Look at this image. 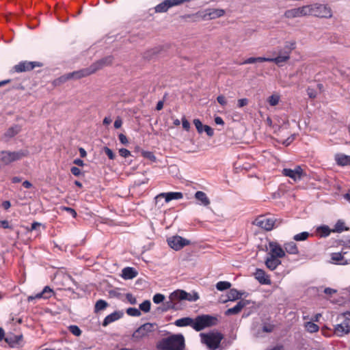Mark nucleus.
<instances>
[{
  "label": "nucleus",
  "instance_id": "obj_13",
  "mask_svg": "<svg viewBox=\"0 0 350 350\" xmlns=\"http://www.w3.org/2000/svg\"><path fill=\"white\" fill-rule=\"evenodd\" d=\"M282 173L284 176L292 178L295 182L301 179L304 171L300 166H296L295 169H284Z\"/></svg>",
  "mask_w": 350,
  "mask_h": 350
},
{
  "label": "nucleus",
  "instance_id": "obj_14",
  "mask_svg": "<svg viewBox=\"0 0 350 350\" xmlns=\"http://www.w3.org/2000/svg\"><path fill=\"white\" fill-rule=\"evenodd\" d=\"M186 0H165L155 7L156 12H165L169 8L183 3Z\"/></svg>",
  "mask_w": 350,
  "mask_h": 350
},
{
  "label": "nucleus",
  "instance_id": "obj_49",
  "mask_svg": "<svg viewBox=\"0 0 350 350\" xmlns=\"http://www.w3.org/2000/svg\"><path fill=\"white\" fill-rule=\"evenodd\" d=\"M70 79V75H69V73H67L64 75H62L59 78H58L57 79V81H58L59 83H64Z\"/></svg>",
  "mask_w": 350,
  "mask_h": 350
},
{
  "label": "nucleus",
  "instance_id": "obj_10",
  "mask_svg": "<svg viewBox=\"0 0 350 350\" xmlns=\"http://www.w3.org/2000/svg\"><path fill=\"white\" fill-rule=\"evenodd\" d=\"M284 16L288 19L304 17L309 16L308 5H304L285 11Z\"/></svg>",
  "mask_w": 350,
  "mask_h": 350
},
{
  "label": "nucleus",
  "instance_id": "obj_53",
  "mask_svg": "<svg viewBox=\"0 0 350 350\" xmlns=\"http://www.w3.org/2000/svg\"><path fill=\"white\" fill-rule=\"evenodd\" d=\"M217 100L222 106H225L227 103L226 99L223 95L218 96Z\"/></svg>",
  "mask_w": 350,
  "mask_h": 350
},
{
  "label": "nucleus",
  "instance_id": "obj_29",
  "mask_svg": "<svg viewBox=\"0 0 350 350\" xmlns=\"http://www.w3.org/2000/svg\"><path fill=\"white\" fill-rule=\"evenodd\" d=\"M174 324L178 327H185L190 325L193 328L194 320L190 317H185L177 319Z\"/></svg>",
  "mask_w": 350,
  "mask_h": 350
},
{
  "label": "nucleus",
  "instance_id": "obj_1",
  "mask_svg": "<svg viewBox=\"0 0 350 350\" xmlns=\"http://www.w3.org/2000/svg\"><path fill=\"white\" fill-rule=\"evenodd\" d=\"M199 299L198 293H194L190 294L183 290H176L170 293L169 296V301L165 303V310L174 308L176 304L182 300H187L189 301H196Z\"/></svg>",
  "mask_w": 350,
  "mask_h": 350
},
{
  "label": "nucleus",
  "instance_id": "obj_27",
  "mask_svg": "<svg viewBox=\"0 0 350 350\" xmlns=\"http://www.w3.org/2000/svg\"><path fill=\"white\" fill-rule=\"evenodd\" d=\"M243 294V293L237 291V289L232 288L227 294V299L222 300V302L226 303L228 301H235L240 299Z\"/></svg>",
  "mask_w": 350,
  "mask_h": 350
},
{
  "label": "nucleus",
  "instance_id": "obj_44",
  "mask_svg": "<svg viewBox=\"0 0 350 350\" xmlns=\"http://www.w3.org/2000/svg\"><path fill=\"white\" fill-rule=\"evenodd\" d=\"M41 293L44 296V299H47L51 297L53 291L50 287L45 286Z\"/></svg>",
  "mask_w": 350,
  "mask_h": 350
},
{
  "label": "nucleus",
  "instance_id": "obj_58",
  "mask_svg": "<svg viewBox=\"0 0 350 350\" xmlns=\"http://www.w3.org/2000/svg\"><path fill=\"white\" fill-rule=\"evenodd\" d=\"M248 103V100L247 98H241L238 100V107H243L247 105Z\"/></svg>",
  "mask_w": 350,
  "mask_h": 350
},
{
  "label": "nucleus",
  "instance_id": "obj_54",
  "mask_svg": "<svg viewBox=\"0 0 350 350\" xmlns=\"http://www.w3.org/2000/svg\"><path fill=\"white\" fill-rule=\"evenodd\" d=\"M182 125H183V129H185L186 131H188L189 130V129H190V123L185 118H183L182 119Z\"/></svg>",
  "mask_w": 350,
  "mask_h": 350
},
{
  "label": "nucleus",
  "instance_id": "obj_52",
  "mask_svg": "<svg viewBox=\"0 0 350 350\" xmlns=\"http://www.w3.org/2000/svg\"><path fill=\"white\" fill-rule=\"evenodd\" d=\"M126 297L131 304H135L137 303V299L133 295L128 293L126 294Z\"/></svg>",
  "mask_w": 350,
  "mask_h": 350
},
{
  "label": "nucleus",
  "instance_id": "obj_36",
  "mask_svg": "<svg viewBox=\"0 0 350 350\" xmlns=\"http://www.w3.org/2000/svg\"><path fill=\"white\" fill-rule=\"evenodd\" d=\"M108 304L105 300L99 299L95 304V312L103 310L106 308Z\"/></svg>",
  "mask_w": 350,
  "mask_h": 350
},
{
  "label": "nucleus",
  "instance_id": "obj_46",
  "mask_svg": "<svg viewBox=\"0 0 350 350\" xmlns=\"http://www.w3.org/2000/svg\"><path fill=\"white\" fill-rule=\"evenodd\" d=\"M103 150L109 159L113 160L115 159L116 155L110 148H109L108 147H104Z\"/></svg>",
  "mask_w": 350,
  "mask_h": 350
},
{
  "label": "nucleus",
  "instance_id": "obj_48",
  "mask_svg": "<svg viewBox=\"0 0 350 350\" xmlns=\"http://www.w3.org/2000/svg\"><path fill=\"white\" fill-rule=\"evenodd\" d=\"M143 156L147 159H149L151 161H154L156 160L155 156L151 152H148V151L144 152Z\"/></svg>",
  "mask_w": 350,
  "mask_h": 350
},
{
  "label": "nucleus",
  "instance_id": "obj_43",
  "mask_svg": "<svg viewBox=\"0 0 350 350\" xmlns=\"http://www.w3.org/2000/svg\"><path fill=\"white\" fill-rule=\"evenodd\" d=\"M165 299V296L161 293H157L153 296L152 300L154 304H159L163 302Z\"/></svg>",
  "mask_w": 350,
  "mask_h": 350
},
{
  "label": "nucleus",
  "instance_id": "obj_16",
  "mask_svg": "<svg viewBox=\"0 0 350 350\" xmlns=\"http://www.w3.org/2000/svg\"><path fill=\"white\" fill-rule=\"evenodd\" d=\"M94 69H92L91 66H90L86 68L70 72V79H79L88 77L94 73Z\"/></svg>",
  "mask_w": 350,
  "mask_h": 350
},
{
  "label": "nucleus",
  "instance_id": "obj_7",
  "mask_svg": "<svg viewBox=\"0 0 350 350\" xmlns=\"http://www.w3.org/2000/svg\"><path fill=\"white\" fill-rule=\"evenodd\" d=\"M217 323L218 319L216 317L208 314L200 315L194 319L193 329L199 332L206 327L215 325Z\"/></svg>",
  "mask_w": 350,
  "mask_h": 350
},
{
  "label": "nucleus",
  "instance_id": "obj_8",
  "mask_svg": "<svg viewBox=\"0 0 350 350\" xmlns=\"http://www.w3.org/2000/svg\"><path fill=\"white\" fill-rule=\"evenodd\" d=\"M27 153L26 151L23 150L14 152L3 150L0 152V162L5 165H9L14 161L22 159L27 155Z\"/></svg>",
  "mask_w": 350,
  "mask_h": 350
},
{
  "label": "nucleus",
  "instance_id": "obj_12",
  "mask_svg": "<svg viewBox=\"0 0 350 350\" xmlns=\"http://www.w3.org/2000/svg\"><path fill=\"white\" fill-rule=\"evenodd\" d=\"M275 221L272 218L260 215L253 221V224L266 230H271L275 226Z\"/></svg>",
  "mask_w": 350,
  "mask_h": 350
},
{
  "label": "nucleus",
  "instance_id": "obj_26",
  "mask_svg": "<svg viewBox=\"0 0 350 350\" xmlns=\"http://www.w3.org/2000/svg\"><path fill=\"white\" fill-rule=\"evenodd\" d=\"M137 275V271L133 267H126L122 271L121 276L125 280H131Z\"/></svg>",
  "mask_w": 350,
  "mask_h": 350
},
{
  "label": "nucleus",
  "instance_id": "obj_41",
  "mask_svg": "<svg viewBox=\"0 0 350 350\" xmlns=\"http://www.w3.org/2000/svg\"><path fill=\"white\" fill-rule=\"evenodd\" d=\"M68 329L73 335L76 336H79L81 334V330L77 325H70L68 327Z\"/></svg>",
  "mask_w": 350,
  "mask_h": 350
},
{
  "label": "nucleus",
  "instance_id": "obj_23",
  "mask_svg": "<svg viewBox=\"0 0 350 350\" xmlns=\"http://www.w3.org/2000/svg\"><path fill=\"white\" fill-rule=\"evenodd\" d=\"M36 62H20L17 65L14 66V69L17 72H22L27 70H32L35 67Z\"/></svg>",
  "mask_w": 350,
  "mask_h": 350
},
{
  "label": "nucleus",
  "instance_id": "obj_5",
  "mask_svg": "<svg viewBox=\"0 0 350 350\" xmlns=\"http://www.w3.org/2000/svg\"><path fill=\"white\" fill-rule=\"evenodd\" d=\"M308 5L309 9V16L325 18H330L333 16L332 10L327 4L317 3Z\"/></svg>",
  "mask_w": 350,
  "mask_h": 350
},
{
  "label": "nucleus",
  "instance_id": "obj_57",
  "mask_svg": "<svg viewBox=\"0 0 350 350\" xmlns=\"http://www.w3.org/2000/svg\"><path fill=\"white\" fill-rule=\"evenodd\" d=\"M70 171L72 174L76 176H79L81 173V170L77 167H72Z\"/></svg>",
  "mask_w": 350,
  "mask_h": 350
},
{
  "label": "nucleus",
  "instance_id": "obj_30",
  "mask_svg": "<svg viewBox=\"0 0 350 350\" xmlns=\"http://www.w3.org/2000/svg\"><path fill=\"white\" fill-rule=\"evenodd\" d=\"M281 96L278 93H273L267 98V103L271 107H275L280 103Z\"/></svg>",
  "mask_w": 350,
  "mask_h": 350
},
{
  "label": "nucleus",
  "instance_id": "obj_37",
  "mask_svg": "<svg viewBox=\"0 0 350 350\" xmlns=\"http://www.w3.org/2000/svg\"><path fill=\"white\" fill-rule=\"evenodd\" d=\"M309 233L308 232H302L294 236L293 239L296 241H303L308 239Z\"/></svg>",
  "mask_w": 350,
  "mask_h": 350
},
{
  "label": "nucleus",
  "instance_id": "obj_34",
  "mask_svg": "<svg viewBox=\"0 0 350 350\" xmlns=\"http://www.w3.org/2000/svg\"><path fill=\"white\" fill-rule=\"evenodd\" d=\"M230 287L231 284L227 281H220L216 284V288L220 291L229 289Z\"/></svg>",
  "mask_w": 350,
  "mask_h": 350
},
{
  "label": "nucleus",
  "instance_id": "obj_9",
  "mask_svg": "<svg viewBox=\"0 0 350 350\" xmlns=\"http://www.w3.org/2000/svg\"><path fill=\"white\" fill-rule=\"evenodd\" d=\"M157 328V325L154 323H147L141 325L133 334V338L135 340H139L146 336H148L150 333L153 332Z\"/></svg>",
  "mask_w": 350,
  "mask_h": 350
},
{
  "label": "nucleus",
  "instance_id": "obj_45",
  "mask_svg": "<svg viewBox=\"0 0 350 350\" xmlns=\"http://www.w3.org/2000/svg\"><path fill=\"white\" fill-rule=\"evenodd\" d=\"M274 325L270 323H264L262 325V330L265 332L270 333L273 332Z\"/></svg>",
  "mask_w": 350,
  "mask_h": 350
},
{
  "label": "nucleus",
  "instance_id": "obj_18",
  "mask_svg": "<svg viewBox=\"0 0 350 350\" xmlns=\"http://www.w3.org/2000/svg\"><path fill=\"white\" fill-rule=\"evenodd\" d=\"M254 275L261 284H271V283L269 276L261 269H256Z\"/></svg>",
  "mask_w": 350,
  "mask_h": 350
},
{
  "label": "nucleus",
  "instance_id": "obj_4",
  "mask_svg": "<svg viewBox=\"0 0 350 350\" xmlns=\"http://www.w3.org/2000/svg\"><path fill=\"white\" fill-rule=\"evenodd\" d=\"M295 42L286 44L284 49H280L278 55L275 57H266L265 62H274L278 66H282L290 59V55L295 49Z\"/></svg>",
  "mask_w": 350,
  "mask_h": 350
},
{
  "label": "nucleus",
  "instance_id": "obj_51",
  "mask_svg": "<svg viewBox=\"0 0 350 350\" xmlns=\"http://www.w3.org/2000/svg\"><path fill=\"white\" fill-rule=\"evenodd\" d=\"M41 298H44V296L42 295V293L40 292L39 293L36 294L35 295L29 296L27 297V301H31L36 299H41Z\"/></svg>",
  "mask_w": 350,
  "mask_h": 350
},
{
  "label": "nucleus",
  "instance_id": "obj_33",
  "mask_svg": "<svg viewBox=\"0 0 350 350\" xmlns=\"http://www.w3.org/2000/svg\"><path fill=\"white\" fill-rule=\"evenodd\" d=\"M285 250L292 254H296L298 253V249L296 244L294 242H289L284 244Z\"/></svg>",
  "mask_w": 350,
  "mask_h": 350
},
{
  "label": "nucleus",
  "instance_id": "obj_2",
  "mask_svg": "<svg viewBox=\"0 0 350 350\" xmlns=\"http://www.w3.org/2000/svg\"><path fill=\"white\" fill-rule=\"evenodd\" d=\"M158 347L162 350H184L185 338L182 334H174L163 338Z\"/></svg>",
  "mask_w": 350,
  "mask_h": 350
},
{
  "label": "nucleus",
  "instance_id": "obj_56",
  "mask_svg": "<svg viewBox=\"0 0 350 350\" xmlns=\"http://www.w3.org/2000/svg\"><path fill=\"white\" fill-rule=\"evenodd\" d=\"M307 93L308 96L311 98H314L317 97V92L312 88H308Z\"/></svg>",
  "mask_w": 350,
  "mask_h": 350
},
{
  "label": "nucleus",
  "instance_id": "obj_62",
  "mask_svg": "<svg viewBox=\"0 0 350 350\" xmlns=\"http://www.w3.org/2000/svg\"><path fill=\"white\" fill-rule=\"evenodd\" d=\"M215 122L216 124H218V125L223 126L224 124V122L223 119L219 116H217L215 118Z\"/></svg>",
  "mask_w": 350,
  "mask_h": 350
},
{
  "label": "nucleus",
  "instance_id": "obj_21",
  "mask_svg": "<svg viewBox=\"0 0 350 350\" xmlns=\"http://www.w3.org/2000/svg\"><path fill=\"white\" fill-rule=\"evenodd\" d=\"M225 10L223 9H209L205 11L204 18L207 19H215L224 16Z\"/></svg>",
  "mask_w": 350,
  "mask_h": 350
},
{
  "label": "nucleus",
  "instance_id": "obj_60",
  "mask_svg": "<svg viewBox=\"0 0 350 350\" xmlns=\"http://www.w3.org/2000/svg\"><path fill=\"white\" fill-rule=\"evenodd\" d=\"M64 209L70 213L73 217H76L77 212L73 208L70 207H64Z\"/></svg>",
  "mask_w": 350,
  "mask_h": 350
},
{
  "label": "nucleus",
  "instance_id": "obj_38",
  "mask_svg": "<svg viewBox=\"0 0 350 350\" xmlns=\"http://www.w3.org/2000/svg\"><path fill=\"white\" fill-rule=\"evenodd\" d=\"M318 232L321 237H327L330 234V230L327 226H322L317 228Z\"/></svg>",
  "mask_w": 350,
  "mask_h": 350
},
{
  "label": "nucleus",
  "instance_id": "obj_15",
  "mask_svg": "<svg viewBox=\"0 0 350 350\" xmlns=\"http://www.w3.org/2000/svg\"><path fill=\"white\" fill-rule=\"evenodd\" d=\"M270 252L269 255L277 258H282L285 256L284 250L281 246L275 242L269 243Z\"/></svg>",
  "mask_w": 350,
  "mask_h": 350
},
{
  "label": "nucleus",
  "instance_id": "obj_63",
  "mask_svg": "<svg viewBox=\"0 0 350 350\" xmlns=\"http://www.w3.org/2000/svg\"><path fill=\"white\" fill-rule=\"evenodd\" d=\"M324 293L327 295H332L333 293H336V290L331 288H325L324 290Z\"/></svg>",
  "mask_w": 350,
  "mask_h": 350
},
{
  "label": "nucleus",
  "instance_id": "obj_28",
  "mask_svg": "<svg viewBox=\"0 0 350 350\" xmlns=\"http://www.w3.org/2000/svg\"><path fill=\"white\" fill-rule=\"evenodd\" d=\"M280 264V260L270 256L267 257V260H265L266 267L271 271L275 270Z\"/></svg>",
  "mask_w": 350,
  "mask_h": 350
},
{
  "label": "nucleus",
  "instance_id": "obj_55",
  "mask_svg": "<svg viewBox=\"0 0 350 350\" xmlns=\"http://www.w3.org/2000/svg\"><path fill=\"white\" fill-rule=\"evenodd\" d=\"M118 138H119L120 142L122 144L126 145V144H127L129 143L126 136V135H124V134H122V133L119 134V135H118Z\"/></svg>",
  "mask_w": 350,
  "mask_h": 350
},
{
  "label": "nucleus",
  "instance_id": "obj_24",
  "mask_svg": "<svg viewBox=\"0 0 350 350\" xmlns=\"http://www.w3.org/2000/svg\"><path fill=\"white\" fill-rule=\"evenodd\" d=\"M195 198L199 202V204L204 206H208L211 203L207 195L201 191H198L195 193Z\"/></svg>",
  "mask_w": 350,
  "mask_h": 350
},
{
  "label": "nucleus",
  "instance_id": "obj_22",
  "mask_svg": "<svg viewBox=\"0 0 350 350\" xmlns=\"http://www.w3.org/2000/svg\"><path fill=\"white\" fill-rule=\"evenodd\" d=\"M123 316V312L121 311H115L112 312L111 314L107 315L103 322V325L104 327L108 325L109 324L121 319Z\"/></svg>",
  "mask_w": 350,
  "mask_h": 350
},
{
  "label": "nucleus",
  "instance_id": "obj_64",
  "mask_svg": "<svg viewBox=\"0 0 350 350\" xmlns=\"http://www.w3.org/2000/svg\"><path fill=\"white\" fill-rule=\"evenodd\" d=\"M2 206L6 210L8 209L11 206L10 202L8 200L3 202Z\"/></svg>",
  "mask_w": 350,
  "mask_h": 350
},
{
  "label": "nucleus",
  "instance_id": "obj_35",
  "mask_svg": "<svg viewBox=\"0 0 350 350\" xmlns=\"http://www.w3.org/2000/svg\"><path fill=\"white\" fill-rule=\"evenodd\" d=\"M266 57H250L245 59L243 62L241 63V64H254L256 62H265Z\"/></svg>",
  "mask_w": 350,
  "mask_h": 350
},
{
  "label": "nucleus",
  "instance_id": "obj_40",
  "mask_svg": "<svg viewBox=\"0 0 350 350\" xmlns=\"http://www.w3.org/2000/svg\"><path fill=\"white\" fill-rule=\"evenodd\" d=\"M126 314L131 317H139L142 314L140 310L135 308H129Z\"/></svg>",
  "mask_w": 350,
  "mask_h": 350
},
{
  "label": "nucleus",
  "instance_id": "obj_31",
  "mask_svg": "<svg viewBox=\"0 0 350 350\" xmlns=\"http://www.w3.org/2000/svg\"><path fill=\"white\" fill-rule=\"evenodd\" d=\"M20 131L21 127L18 125H15L8 129V131L5 133L4 136L5 137L11 138L18 134Z\"/></svg>",
  "mask_w": 350,
  "mask_h": 350
},
{
  "label": "nucleus",
  "instance_id": "obj_50",
  "mask_svg": "<svg viewBox=\"0 0 350 350\" xmlns=\"http://www.w3.org/2000/svg\"><path fill=\"white\" fill-rule=\"evenodd\" d=\"M203 131H205L207 135H208L209 137H212L214 134L213 129L208 125L204 126Z\"/></svg>",
  "mask_w": 350,
  "mask_h": 350
},
{
  "label": "nucleus",
  "instance_id": "obj_19",
  "mask_svg": "<svg viewBox=\"0 0 350 350\" xmlns=\"http://www.w3.org/2000/svg\"><path fill=\"white\" fill-rule=\"evenodd\" d=\"M250 304L248 300H241L232 308H228L225 314L227 316L239 314L241 310Z\"/></svg>",
  "mask_w": 350,
  "mask_h": 350
},
{
  "label": "nucleus",
  "instance_id": "obj_20",
  "mask_svg": "<svg viewBox=\"0 0 350 350\" xmlns=\"http://www.w3.org/2000/svg\"><path fill=\"white\" fill-rule=\"evenodd\" d=\"M161 198H164L165 202H169L172 200L182 199L183 198V194L181 192L161 193L156 197V199L159 200Z\"/></svg>",
  "mask_w": 350,
  "mask_h": 350
},
{
  "label": "nucleus",
  "instance_id": "obj_32",
  "mask_svg": "<svg viewBox=\"0 0 350 350\" xmlns=\"http://www.w3.org/2000/svg\"><path fill=\"white\" fill-rule=\"evenodd\" d=\"M304 327L309 333H315L319 329V325L312 321L306 322L304 323Z\"/></svg>",
  "mask_w": 350,
  "mask_h": 350
},
{
  "label": "nucleus",
  "instance_id": "obj_6",
  "mask_svg": "<svg viewBox=\"0 0 350 350\" xmlns=\"http://www.w3.org/2000/svg\"><path fill=\"white\" fill-rule=\"evenodd\" d=\"M202 342L205 344L211 350H215L219 347L223 335L219 332H210L200 334Z\"/></svg>",
  "mask_w": 350,
  "mask_h": 350
},
{
  "label": "nucleus",
  "instance_id": "obj_3",
  "mask_svg": "<svg viewBox=\"0 0 350 350\" xmlns=\"http://www.w3.org/2000/svg\"><path fill=\"white\" fill-rule=\"evenodd\" d=\"M336 321L338 323L334 326V334L336 336L342 337L350 334V311L338 314Z\"/></svg>",
  "mask_w": 350,
  "mask_h": 350
},
{
  "label": "nucleus",
  "instance_id": "obj_59",
  "mask_svg": "<svg viewBox=\"0 0 350 350\" xmlns=\"http://www.w3.org/2000/svg\"><path fill=\"white\" fill-rule=\"evenodd\" d=\"M122 121L121 118L118 117L114 122V127L116 129H119L122 126Z\"/></svg>",
  "mask_w": 350,
  "mask_h": 350
},
{
  "label": "nucleus",
  "instance_id": "obj_47",
  "mask_svg": "<svg viewBox=\"0 0 350 350\" xmlns=\"http://www.w3.org/2000/svg\"><path fill=\"white\" fill-rule=\"evenodd\" d=\"M120 155L124 158H126L131 155V152L126 148H120L119 150Z\"/></svg>",
  "mask_w": 350,
  "mask_h": 350
},
{
  "label": "nucleus",
  "instance_id": "obj_39",
  "mask_svg": "<svg viewBox=\"0 0 350 350\" xmlns=\"http://www.w3.org/2000/svg\"><path fill=\"white\" fill-rule=\"evenodd\" d=\"M151 303L149 300H145L139 305V310L144 312H148L150 310Z\"/></svg>",
  "mask_w": 350,
  "mask_h": 350
},
{
  "label": "nucleus",
  "instance_id": "obj_17",
  "mask_svg": "<svg viewBox=\"0 0 350 350\" xmlns=\"http://www.w3.org/2000/svg\"><path fill=\"white\" fill-rule=\"evenodd\" d=\"M112 62H113V57L107 56V57H105L94 62L90 66H91L92 69H94V73L97 70L103 68V67L111 65L112 64Z\"/></svg>",
  "mask_w": 350,
  "mask_h": 350
},
{
  "label": "nucleus",
  "instance_id": "obj_42",
  "mask_svg": "<svg viewBox=\"0 0 350 350\" xmlns=\"http://www.w3.org/2000/svg\"><path fill=\"white\" fill-rule=\"evenodd\" d=\"M193 124L199 133H202L204 130V126L199 119L193 120Z\"/></svg>",
  "mask_w": 350,
  "mask_h": 350
},
{
  "label": "nucleus",
  "instance_id": "obj_11",
  "mask_svg": "<svg viewBox=\"0 0 350 350\" xmlns=\"http://www.w3.org/2000/svg\"><path fill=\"white\" fill-rule=\"evenodd\" d=\"M169 246L174 250H180L190 244V241L180 236H173L167 239Z\"/></svg>",
  "mask_w": 350,
  "mask_h": 350
},
{
  "label": "nucleus",
  "instance_id": "obj_61",
  "mask_svg": "<svg viewBox=\"0 0 350 350\" xmlns=\"http://www.w3.org/2000/svg\"><path fill=\"white\" fill-rule=\"evenodd\" d=\"M1 226L5 229L10 228V226L7 220L0 221Z\"/></svg>",
  "mask_w": 350,
  "mask_h": 350
},
{
  "label": "nucleus",
  "instance_id": "obj_25",
  "mask_svg": "<svg viewBox=\"0 0 350 350\" xmlns=\"http://www.w3.org/2000/svg\"><path fill=\"white\" fill-rule=\"evenodd\" d=\"M334 159L338 165H350V156L338 153L335 155Z\"/></svg>",
  "mask_w": 350,
  "mask_h": 350
}]
</instances>
